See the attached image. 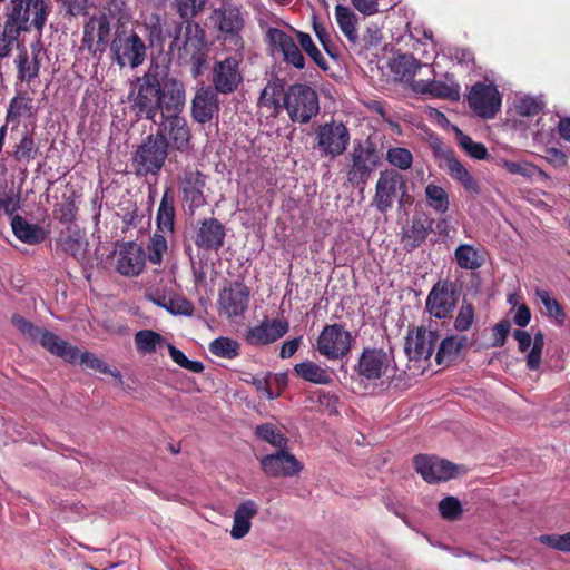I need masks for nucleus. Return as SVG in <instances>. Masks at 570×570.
Masks as SVG:
<instances>
[{
  "instance_id": "nucleus-58",
  "label": "nucleus",
  "mask_w": 570,
  "mask_h": 570,
  "mask_svg": "<svg viewBox=\"0 0 570 570\" xmlns=\"http://www.w3.org/2000/svg\"><path fill=\"white\" fill-rule=\"evenodd\" d=\"M430 146L434 156L442 161L441 166L446 167L451 160L456 158L453 149L443 144V141L438 137L431 139Z\"/></svg>"
},
{
  "instance_id": "nucleus-52",
  "label": "nucleus",
  "mask_w": 570,
  "mask_h": 570,
  "mask_svg": "<svg viewBox=\"0 0 570 570\" xmlns=\"http://www.w3.org/2000/svg\"><path fill=\"white\" fill-rule=\"evenodd\" d=\"M429 205L436 212L444 213L448 210L449 198L446 191L434 184H430L425 188Z\"/></svg>"
},
{
  "instance_id": "nucleus-26",
  "label": "nucleus",
  "mask_w": 570,
  "mask_h": 570,
  "mask_svg": "<svg viewBox=\"0 0 570 570\" xmlns=\"http://www.w3.org/2000/svg\"><path fill=\"white\" fill-rule=\"evenodd\" d=\"M434 220L430 216H411L402 225V243L406 250H412L425 240L433 228Z\"/></svg>"
},
{
  "instance_id": "nucleus-50",
  "label": "nucleus",
  "mask_w": 570,
  "mask_h": 570,
  "mask_svg": "<svg viewBox=\"0 0 570 570\" xmlns=\"http://www.w3.org/2000/svg\"><path fill=\"white\" fill-rule=\"evenodd\" d=\"M17 65H18V78L22 81L30 82L39 73L40 66H39L37 58H33L32 60H30L28 57V53L26 51L18 56Z\"/></svg>"
},
{
  "instance_id": "nucleus-23",
  "label": "nucleus",
  "mask_w": 570,
  "mask_h": 570,
  "mask_svg": "<svg viewBox=\"0 0 570 570\" xmlns=\"http://www.w3.org/2000/svg\"><path fill=\"white\" fill-rule=\"evenodd\" d=\"M219 111L218 92L212 86L202 85L191 99V117L198 124H207Z\"/></svg>"
},
{
  "instance_id": "nucleus-33",
  "label": "nucleus",
  "mask_w": 570,
  "mask_h": 570,
  "mask_svg": "<svg viewBox=\"0 0 570 570\" xmlns=\"http://www.w3.org/2000/svg\"><path fill=\"white\" fill-rule=\"evenodd\" d=\"M258 513V504L254 500L242 502L234 512L230 535L233 539H243L250 531V520Z\"/></svg>"
},
{
  "instance_id": "nucleus-34",
  "label": "nucleus",
  "mask_w": 570,
  "mask_h": 570,
  "mask_svg": "<svg viewBox=\"0 0 570 570\" xmlns=\"http://www.w3.org/2000/svg\"><path fill=\"white\" fill-rule=\"evenodd\" d=\"M414 89L422 94H430L434 97L458 101L460 99V86L446 78V81L420 80L414 85Z\"/></svg>"
},
{
  "instance_id": "nucleus-2",
  "label": "nucleus",
  "mask_w": 570,
  "mask_h": 570,
  "mask_svg": "<svg viewBox=\"0 0 570 570\" xmlns=\"http://www.w3.org/2000/svg\"><path fill=\"white\" fill-rule=\"evenodd\" d=\"M347 180L353 186L364 185L376 170L382 159V151L368 136L363 141H355L347 156Z\"/></svg>"
},
{
  "instance_id": "nucleus-22",
  "label": "nucleus",
  "mask_w": 570,
  "mask_h": 570,
  "mask_svg": "<svg viewBox=\"0 0 570 570\" xmlns=\"http://www.w3.org/2000/svg\"><path fill=\"white\" fill-rule=\"evenodd\" d=\"M249 289L239 282L225 287L219 292L218 304L220 312L227 317L240 316L248 307Z\"/></svg>"
},
{
  "instance_id": "nucleus-11",
  "label": "nucleus",
  "mask_w": 570,
  "mask_h": 570,
  "mask_svg": "<svg viewBox=\"0 0 570 570\" xmlns=\"http://www.w3.org/2000/svg\"><path fill=\"white\" fill-rule=\"evenodd\" d=\"M206 186V176L196 168H186L179 179V188L183 193V207L185 212L195 214L205 213L213 209L207 204L204 196Z\"/></svg>"
},
{
  "instance_id": "nucleus-62",
  "label": "nucleus",
  "mask_w": 570,
  "mask_h": 570,
  "mask_svg": "<svg viewBox=\"0 0 570 570\" xmlns=\"http://www.w3.org/2000/svg\"><path fill=\"white\" fill-rule=\"evenodd\" d=\"M511 324L508 320H502L492 330V346L501 347L505 344Z\"/></svg>"
},
{
  "instance_id": "nucleus-45",
  "label": "nucleus",
  "mask_w": 570,
  "mask_h": 570,
  "mask_svg": "<svg viewBox=\"0 0 570 570\" xmlns=\"http://www.w3.org/2000/svg\"><path fill=\"white\" fill-rule=\"evenodd\" d=\"M458 145L471 157L478 160H483L489 157L487 147L481 142H475L462 130L455 128Z\"/></svg>"
},
{
  "instance_id": "nucleus-12",
  "label": "nucleus",
  "mask_w": 570,
  "mask_h": 570,
  "mask_svg": "<svg viewBox=\"0 0 570 570\" xmlns=\"http://www.w3.org/2000/svg\"><path fill=\"white\" fill-rule=\"evenodd\" d=\"M60 230L56 244L59 249L77 261L86 257L88 240L85 228L77 223L76 216H60Z\"/></svg>"
},
{
  "instance_id": "nucleus-38",
  "label": "nucleus",
  "mask_w": 570,
  "mask_h": 570,
  "mask_svg": "<svg viewBox=\"0 0 570 570\" xmlns=\"http://www.w3.org/2000/svg\"><path fill=\"white\" fill-rule=\"evenodd\" d=\"M412 55H401L391 62V70L401 80L410 81L422 67H426Z\"/></svg>"
},
{
  "instance_id": "nucleus-32",
  "label": "nucleus",
  "mask_w": 570,
  "mask_h": 570,
  "mask_svg": "<svg viewBox=\"0 0 570 570\" xmlns=\"http://www.w3.org/2000/svg\"><path fill=\"white\" fill-rule=\"evenodd\" d=\"M293 370L297 377L316 385H330L333 382V371L311 360L295 364Z\"/></svg>"
},
{
  "instance_id": "nucleus-1",
  "label": "nucleus",
  "mask_w": 570,
  "mask_h": 570,
  "mask_svg": "<svg viewBox=\"0 0 570 570\" xmlns=\"http://www.w3.org/2000/svg\"><path fill=\"white\" fill-rule=\"evenodd\" d=\"M128 104L138 120L157 125L156 134H161L174 149L187 151L190 148L191 131L183 116L186 86L168 67L151 61L147 70L131 81Z\"/></svg>"
},
{
  "instance_id": "nucleus-18",
  "label": "nucleus",
  "mask_w": 570,
  "mask_h": 570,
  "mask_svg": "<svg viewBox=\"0 0 570 570\" xmlns=\"http://www.w3.org/2000/svg\"><path fill=\"white\" fill-rule=\"evenodd\" d=\"M259 463L263 472L271 478H292L303 470V464L286 448L264 455Z\"/></svg>"
},
{
  "instance_id": "nucleus-39",
  "label": "nucleus",
  "mask_w": 570,
  "mask_h": 570,
  "mask_svg": "<svg viewBox=\"0 0 570 570\" xmlns=\"http://www.w3.org/2000/svg\"><path fill=\"white\" fill-rule=\"evenodd\" d=\"M136 350L140 354H151L157 347L166 345V340L153 330H140L134 336Z\"/></svg>"
},
{
  "instance_id": "nucleus-30",
  "label": "nucleus",
  "mask_w": 570,
  "mask_h": 570,
  "mask_svg": "<svg viewBox=\"0 0 570 570\" xmlns=\"http://www.w3.org/2000/svg\"><path fill=\"white\" fill-rule=\"evenodd\" d=\"M285 83L278 78H272L262 90L258 105L271 111V116L277 117L284 108Z\"/></svg>"
},
{
  "instance_id": "nucleus-29",
  "label": "nucleus",
  "mask_w": 570,
  "mask_h": 570,
  "mask_svg": "<svg viewBox=\"0 0 570 570\" xmlns=\"http://www.w3.org/2000/svg\"><path fill=\"white\" fill-rule=\"evenodd\" d=\"M225 227L215 217L205 218L195 236V245L205 250H218L224 245Z\"/></svg>"
},
{
  "instance_id": "nucleus-31",
  "label": "nucleus",
  "mask_w": 570,
  "mask_h": 570,
  "mask_svg": "<svg viewBox=\"0 0 570 570\" xmlns=\"http://www.w3.org/2000/svg\"><path fill=\"white\" fill-rule=\"evenodd\" d=\"M11 228L14 236L28 245L42 243L48 234L42 226L30 223L27 216H12Z\"/></svg>"
},
{
  "instance_id": "nucleus-14",
  "label": "nucleus",
  "mask_w": 570,
  "mask_h": 570,
  "mask_svg": "<svg viewBox=\"0 0 570 570\" xmlns=\"http://www.w3.org/2000/svg\"><path fill=\"white\" fill-rule=\"evenodd\" d=\"M350 142V131L343 122L331 121L316 130V147L322 156L336 158L344 154Z\"/></svg>"
},
{
  "instance_id": "nucleus-64",
  "label": "nucleus",
  "mask_w": 570,
  "mask_h": 570,
  "mask_svg": "<svg viewBox=\"0 0 570 570\" xmlns=\"http://www.w3.org/2000/svg\"><path fill=\"white\" fill-rule=\"evenodd\" d=\"M544 158L550 164H552L554 167H558V168L567 166V163H568L567 155L562 150L554 148V147L546 149Z\"/></svg>"
},
{
  "instance_id": "nucleus-36",
  "label": "nucleus",
  "mask_w": 570,
  "mask_h": 570,
  "mask_svg": "<svg viewBox=\"0 0 570 570\" xmlns=\"http://www.w3.org/2000/svg\"><path fill=\"white\" fill-rule=\"evenodd\" d=\"M149 299L173 315L191 316L195 309L193 303L183 296L168 297L158 294L149 296Z\"/></svg>"
},
{
  "instance_id": "nucleus-5",
  "label": "nucleus",
  "mask_w": 570,
  "mask_h": 570,
  "mask_svg": "<svg viewBox=\"0 0 570 570\" xmlns=\"http://www.w3.org/2000/svg\"><path fill=\"white\" fill-rule=\"evenodd\" d=\"M12 323L24 336L30 338L32 342L40 343V345L51 354L57 355L69 363L77 360L79 348L60 338L55 333L48 330H42L17 314L12 316Z\"/></svg>"
},
{
  "instance_id": "nucleus-9",
  "label": "nucleus",
  "mask_w": 570,
  "mask_h": 570,
  "mask_svg": "<svg viewBox=\"0 0 570 570\" xmlns=\"http://www.w3.org/2000/svg\"><path fill=\"white\" fill-rule=\"evenodd\" d=\"M459 303V286L449 279L436 282L429 292L425 311L436 320L450 318Z\"/></svg>"
},
{
  "instance_id": "nucleus-43",
  "label": "nucleus",
  "mask_w": 570,
  "mask_h": 570,
  "mask_svg": "<svg viewBox=\"0 0 570 570\" xmlns=\"http://www.w3.org/2000/svg\"><path fill=\"white\" fill-rule=\"evenodd\" d=\"M208 348L215 356L232 360L239 355L240 345L235 340L220 336L210 342Z\"/></svg>"
},
{
  "instance_id": "nucleus-3",
  "label": "nucleus",
  "mask_w": 570,
  "mask_h": 570,
  "mask_svg": "<svg viewBox=\"0 0 570 570\" xmlns=\"http://www.w3.org/2000/svg\"><path fill=\"white\" fill-rule=\"evenodd\" d=\"M48 14L49 8L45 0H9L4 8V20L21 32L32 28L41 32Z\"/></svg>"
},
{
  "instance_id": "nucleus-13",
  "label": "nucleus",
  "mask_w": 570,
  "mask_h": 570,
  "mask_svg": "<svg viewBox=\"0 0 570 570\" xmlns=\"http://www.w3.org/2000/svg\"><path fill=\"white\" fill-rule=\"evenodd\" d=\"M111 27L106 14L92 16L83 26L80 50H87L92 59L100 61L110 42Z\"/></svg>"
},
{
  "instance_id": "nucleus-56",
  "label": "nucleus",
  "mask_w": 570,
  "mask_h": 570,
  "mask_svg": "<svg viewBox=\"0 0 570 570\" xmlns=\"http://www.w3.org/2000/svg\"><path fill=\"white\" fill-rule=\"evenodd\" d=\"M439 512L443 519L455 521L462 515L463 509L458 498L445 497L439 502Z\"/></svg>"
},
{
  "instance_id": "nucleus-19",
  "label": "nucleus",
  "mask_w": 570,
  "mask_h": 570,
  "mask_svg": "<svg viewBox=\"0 0 570 570\" xmlns=\"http://www.w3.org/2000/svg\"><path fill=\"white\" fill-rule=\"evenodd\" d=\"M439 337L436 330H426L423 326L410 330L405 338L404 352L412 361L429 360L435 350Z\"/></svg>"
},
{
  "instance_id": "nucleus-41",
  "label": "nucleus",
  "mask_w": 570,
  "mask_h": 570,
  "mask_svg": "<svg viewBox=\"0 0 570 570\" xmlns=\"http://www.w3.org/2000/svg\"><path fill=\"white\" fill-rule=\"evenodd\" d=\"M19 209H24L19 189L13 183L2 186L0 188V213L13 214Z\"/></svg>"
},
{
  "instance_id": "nucleus-42",
  "label": "nucleus",
  "mask_w": 570,
  "mask_h": 570,
  "mask_svg": "<svg viewBox=\"0 0 570 570\" xmlns=\"http://www.w3.org/2000/svg\"><path fill=\"white\" fill-rule=\"evenodd\" d=\"M445 168L448 169L449 175L459 181L468 191H479L476 180L458 158L451 160V163Z\"/></svg>"
},
{
  "instance_id": "nucleus-21",
  "label": "nucleus",
  "mask_w": 570,
  "mask_h": 570,
  "mask_svg": "<svg viewBox=\"0 0 570 570\" xmlns=\"http://www.w3.org/2000/svg\"><path fill=\"white\" fill-rule=\"evenodd\" d=\"M393 356L382 348H364L355 370L366 380H379L390 368Z\"/></svg>"
},
{
  "instance_id": "nucleus-49",
  "label": "nucleus",
  "mask_w": 570,
  "mask_h": 570,
  "mask_svg": "<svg viewBox=\"0 0 570 570\" xmlns=\"http://www.w3.org/2000/svg\"><path fill=\"white\" fill-rule=\"evenodd\" d=\"M474 318L475 309L473 304L463 299L454 318L453 327L456 332H466L472 327Z\"/></svg>"
},
{
  "instance_id": "nucleus-46",
  "label": "nucleus",
  "mask_w": 570,
  "mask_h": 570,
  "mask_svg": "<svg viewBox=\"0 0 570 570\" xmlns=\"http://www.w3.org/2000/svg\"><path fill=\"white\" fill-rule=\"evenodd\" d=\"M535 295L543 304L550 317H553L558 325H563L566 321V313L561 304L551 296L547 289H537Z\"/></svg>"
},
{
  "instance_id": "nucleus-15",
  "label": "nucleus",
  "mask_w": 570,
  "mask_h": 570,
  "mask_svg": "<svg viewBox=\"0 0 570 570\" xmlns=\"http://www.w3.org/2000/svg\"><path fill=\"white\" fill-rule=\"evenodd\" d=\"M214 17L223 40L229 41L235 48H242L240 31L245 26V20L239 8L224 1L219 8L215 9Z\"/></svg>"
},
{
  "instance_id": "nucleus-6",
  "label": "nucleus",
  "mask_w": 570,
  "mask_h": 570,
  "mask_svg": "<svg viewBox=\"0 0 570 570\" xmlns=\"http://www.w3.org/2000/svg\"><path fill=\"white\" fill-rule=\"evenodd\" d=\"M168 140L161 134H150L138 146L134 157L132 167L136 175H157L168 156Z\"/></svg>"
},
{
  "instance_id": "nucleus-25",
  "label": "nucleus",
  "mask_w": 570,
  "mask_h": 570,
  "mask_svg": "<svg viewBox=\"0 0 570 570\" xmlns=\"http://www.w3.org/2000/svg\"><path fill=\"white\" fill-rule=\"evenodd\" d=\"M405 185L403 176L394 170H385L380 174L376 183L375 203L380 212L391 208L397 190Z\"/></svg>"
},
{
  "instance_id": "nucleus-20",
  "label": "nucleus",
  "mask_w": 570,
  "mask_h": 570,
  "mask_svg": "<svg viewBox=\"0 0 570 570\" xmlns=\"http://www.w3.org/2000/svg\"><path fill=\"white\" fill-rule=\"evenodd\" d=\"M471 109L482 118H493L500 109L501 97L495 87L475 83L468 96Z\"/></svg>"
},
{
  "instance_id": "nucleus-35",
  "label": "nucleus",
  "mask_w": 570,
  "mask_h": 570,
  "mask_svg": "<svg viewBox=\"0 0 570 570\" xmlns=\"http://www.w3.org/2000/svg\"><path fill=\"white\" fill-rule=\"evenodd\" d=\"M469 344L465 335H450L443 338L435 354L438 365H448L456 361L461 350Z\"/></svg>"
},
{
  "instance_id": "nucleus-37",
  "label": "nucleus",
  "mask_w": 570,
  "mask_h": 570,
  "mask_svg": "<svg viewBox=\"0 0 570 570\" xmlns=\"http://www.w3.org/2000/svg\"><path fill=\"white\" fill-rule=\"evenodd\" d=\"M335 16L341 31L344 33L348 42L353 47H356L358 43L356 14L350 8L342 4H337L335 7Z\"/></svg>"
},
{
  "instance_id": "nucleus-24",
  "label": "nucleus",
  "mask_w": 570,
  "mask_h": 570,
  "mask_svg": "<svg viewBox=\"0 0 570 570\" xmlns=\"http://www.w3.org/2000/svg\"><path fill=\"white\" fill-rule=\"evenodd\" d=\"M116 271L124 276H137L145 267V253L134 242L122 243L118 250H114Z\"/></svg>"
},
{
  "instance_id": "nucleus-4",
  "label": "nucleus",
  "mask_w": 570,
  "mask_h": 570,
  "mask_svg": "<svg viewBox=\"0 0 570 570\" xmlns=\"http://www.w3.org/2000/svg\"><path fill=\"white\" fill-rule=\"evenodd\" d=\"M284 109L293 122L308 124L320 112L318 95L308 85H291L286 89Z\"/></svg>"
},
{
  "instance_id": "nucleus-51",
  "label": "nucleus",
  "mask_w": 570,
  "mask_h": 570,
  "mask_svg": "<svg viewBox=\"0 0 570 570\" xmlns=\"http://www.w3.org/2000/svg\"><path fill=\"white\" fill-rule=\"evenodd\" d=\"M77 358H79L80 364L85 365L87 368H91L100 373L110 374L115 377L121 379L119 371L111 370L108 364H106L101 358L97 357L94 353L83 352L80 354L79 352ZM77 361L78 360H76L73 363H76Z\"/></svg>"
},
{
  "instance_id": "nucleus-17",
  "label": "nucleus",
  "mask_w": 570,
  "mask_h": 570,
  "mask_svg": "<svg viewBox=\"0 0 570 570\" xmlns=\"http://www.w3.org/2000/svg\"><path fill=\"white\" fill-rule=\"evenodd\" d=\"M416 472L428 483L445 482L456 476L459 465L434 455L419 454L414 458Z\"/></svg>"
},
{
  "instance_id": "nucleus-48",
  "label": "nucleus",
  "mask_w": 570,
  "mask_h": 570,
  "mask_svg": "<svg viewBox=\"0 0 570 570\" xmlns=\"http://www.w3.org/2000/svg\"><path fill=\"white\" fill-rule=\"evenodd\" d=\"M455 259L458 265L464 269H475L482 265L478 250L471 245L463 244L455 249Z\"/></svg>"
},
{
  "instance_id": "nucleus-55",
  "label": "nucleus",
  "mask_w": 570,
  "mask_h": 570,
  "mask_svg": "<svg viewBox=\"0 0 570 570\" xmlns=\"http://www.w3.org/2000/svg\"><path fill=\"white\" fill-rule=\"evenodd\" d=\"M32 112V99L27 95H19L12 99L8 108L7 118L16 119L30 116Z\"/></svg>"
},
{
  "instance_id": "nucleus-27",
  "label": "nucleus",
  "mask_w": 570,
  "mask_h": 570,
  "mask_svg": "<svg viewBox=\"0 0 570 570\" xmlns=\"http://www.w3.org/2000/svg\"><path fill=\"white\" fill-rule=\"evenodd\" d=\"M289 328L285 320L263 321L259 325L249 327L246 342L250 345H267L283 337Z\"/></svg>"
},
{
  "instance_id": "nucleus-10",
  "label": "nucleus",
  "mask_w": 570,
  "mask_h": 570,
  "mask_svg": "<svg viewBox=\"0 0 570 570\" xmlns=\"http://www.w3.org/2000/svg\"><path fill=\"white\" fill-rule=\"evenodd\" d=\"M183 24L176 22L173 30H168L167 35L173 38L169 45V52L178 51L179 59L207 53L205 50V31L196 22L187 21L184 28V40H180Z\"/></svg>"
},
{
  "instance_id": "nucleus-61",
  "label": "nucleus",
  "mask_w": 570,
  "mask_h": 570,
  "mask_svg": "<svg viewBox=\"0 0 570 570\" xmlns=\"http://www.w3.org/2000/svg\"><path fill=\"white\" fill-rule=\"evenodd\" d=\"M37 147L32 137L26 135L17 146L14 155L17 159H31L37 155Z\"/></svg>"
},
{
  "instance_id": "nucleus-59",
  "label": "nucleus",
  "mask_w": 570,
  "mask_h": 570,
  "mask_svg": "<svg viewBox=\"0 0 570 570\" xmlns=\"http://www.w3.org/2000/svg\"><path fill=\"white\" fill-rule=\"evenodd\" d=\"M206 0H175V6L181 18H193L203 10Z\"/></svg>"
},
{
  "instance_id": "nucleus-7",
  "label": "nucleus",
  "mask_w": 570,
  "mask_h": 570,
  "mask_svg": "<svg viewBox=\"0 0 570 570\" xmlns=\"http://www.w3.org/2000/svg\"><path fill=\"white\" fill-rule=\"evenodd\" d=\"M110 51L116 63L124 68L129 66L136 69L144 63L147 57L145 41L131 30H116L110 42Z\"/></svg>"
},
{
  "instance_id": "nucleus-8",
  "label": "nucleus",
  "mask_w": 570,
  "mask_h": 570,
  "mask_svg": "<svg viewBox=\"0 0 570 570\" xmlns=\"http://www.w3.org/2000/svg\"><path fill=\"white\" fill-rule=\"evenodd\" d=\"M353 337L343 324H326L316 338L315 350L328 361L342 360L351 353Z\"/></svg>"
},
{
  "instance_id": "nucleus-60",
  "label": "nucleus",
  "mask_w": 570,
  "mask_h": 570,
  "mask_svg": "<svg viewBox=\"0 0 570 570\" xmlns=\"http://www.w3.org/2000/svg\"><path fill=\"white\" fill-rule=\"evenodd\" d=\"M542 108L543 102L533 97H524L515 106L517 112L523 117L535 116Z\"/></svg>"
},
{
  "instance_id": "nucleus-47",
  "label": "nucleus",
  "mask_w": 570,
  "mask_h": 570,
  "mask_svg": "<svg viewBox=\"0 0 570 570\" xmlns=\"http://www.w3.org/2000/svg\"><path fill=\"white\" fill-rule=\"evenodd\" d=\"M301 48L311 57V59L324 71L328 70L327 60L317 49L308 33L295 30Z\"/></svg>"
},
{
  "instance_id": "nucleus-57",
  "label": "nucleus",
  "mask_w": 570,
  "mask_h": 570,
  "mask_svg": "<svg viewBox=\"0 0 570 570\" xmlns=\"http://www.w3.org/2000/svg\"><path fill=\"white\" fill-rule=\"evenodd\" d=\"M538 540L552 549L570 552V532L566 534H541Z\"/></svg>"
},
{
  "instance_id": "nucleus-54",
  "label": "nucleus",
  "mask_w": 570,
  "mask_h": 570,
  "mask_svg": "<svg viewBox=\"0 0 570 570\" xmlns=\"http://www.w3.org/2000/svg\"><path fill=\"white\" fill-rule=\"evenodd\" d=\"M386 160L394 167L406 170L412 166V153L403 147H393L386 151Z\"/></svg>"
},
{
  "instance_id": "nucleus-16",
  "label": "nucleus",
  "mask_w": 570,
  "mask_h": 570,
  "mask_svg": "<svg viewBox=\"0 0 570 570\" xmlns=\"http://www.w3.org/2000/svg\"><path fill=\"white\" fill-rule=\"evenodd\" d=\"M239 62L236 57L216 61L212 70V88L223 95L235 92L243 82Z\"/></svg>"
},
{
  "instance_id": "nucleus-40",
  "label": "nucleus",
  "mask_w": 570,
  "mask_h": 570,
  "mask_svg": "<svg viewBox=\"0 0 570 570\" xmlns=\"http://www.w3.org/2000/svg\"><path fill=\"white\" fill-rule=\"evenodd\" d=\"M254 434L258 440L265 441L277 449L287 448V436L273 423L257 425Z\"/></svg>"
},
{
  "instance_id": "nucleus-63",
  "label": "nucleus",
  "mask_w": 570,
  "mask_h": 570,
  "mask_svg": "<svg viewBox=\"0 0 570 570\" xmlns=\"http://www.w3.org/2000/svg\"><path fill=\"white\" fill-rule=\"evenodd\" d=\"M315 396L316 402L324 407L325 411L330 414L337 413L338 397L335 394L320 390L315 392Z\"/></svg>"
},
{
  "instance_id": "nucleus-53",
  "label": "nucleus",
  "mask_w": 570,
  "mask_h": 570,
  "mask_svg": "<svg viewBox=\"0 0 570 570\" xmlns=\"http://www.w3.org/2000/svg\"><path fill=\"white\" fill-rule=\"evenodd\" d=\"M544 347V334L538 331L532 338V347L527 354V367L530 371H537L541 364V354Z\"/></svg>"
},
{
  "instance_id": "nucleus-44",
  "label": "nucleus",
  "mask_w": 570,
  "mask_h": 570,
  "mask_svg": "<svg viewBox=\"0 0 570 570\" xmlns=\"http://www.w3.org/2000/svg\"><path fill=\"white\" fill-rule=\"evenodd\" d=\"M21 31L13 27L7 20L0 22V58H7L11 55L13 46L18 42Z\"/></svg>"
},
{
  "instance_id": "nucleus-28",
  "label": "nucleus",
  "mask_w": 570,
  "mask_h": 570,
  "mask_svg": "<svg viewBox=\"0 0 570 570\" xmlns=\"http://www.w3.org/2000/svg\"><path fill=\"white\" fill-rule=\"evenodd\" d=\"M266 38L269 43L279 48L286 63L292 65L297 69H303L305 67V58L289 35L277 28H268L266 31Z\"/></svg>"
}]
</instances>
